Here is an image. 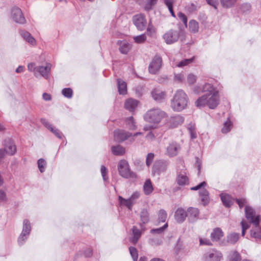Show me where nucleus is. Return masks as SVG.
<instances>
[{"mask_svg": "<svg viewBox=\"0 0 261 261\" xmlns=\"http://www.w3.org/2000/svg\"><path fill=\"white\" fill-rule=\"evenodd\" d=\"M201 92L204 94L195 101V106L199 108L207 106L211 109L216 108L220 101L219 91L212 84L206 83L202 86Z\"/></svg>", "mask_w": 261, "mask_h": 261, "instance_id": "1", "label": "nucleus"}, {"mask_svg": "<svg viewBox=\"0 0 261 261\" xmlns=\"http://www.w3.org/2000/svg\"><path fill=\"white\" fill-rule=\"evenodd\" d=\"M189 103L187 94L181 89L176 90L171 99V107L174 111L181 112L187 108Z\"/></svg>", "mask_w": 261, "mask_h": 261, "instance_id": "2", "label": "nucleus"}, {"mask_svg": "<svg viewBox=\"0 0 261 261\" xmlns=\"http://www.w3.org/2000/svg\"><path fill=\"white\" fill-rule=\"evenodd\" d=\"M51 64L46 63L45 66H36L35 63H30L28 65V69L29 71L33 72L36 77L39 75L45 79H48L50 74Z\"/></svg>", "mask_w": 261, "mask_h": 261, "instance_id": "3", "label": "nucleus"}, {"mask_svg": "<svg viewBox=\"0 0 261 261\" xmlns=\"http://www.w3.org/2000/svg\"><path fill=\"white\" fill-rule=\"evenodd\" d=\"M167 117V114L159 108L151 109L145 113L144 120L151 123L159 124L163 119Z\"/></svg>", "mask_w": 261, "mask_h": 261, "instance_id": "4", "label": "nucleus"}, {"mask_svg": "<svg viewBox=\"0 0 261 261\" xmlns=\"http://www.w3.org/2000/svg\"><path fill=\"white\" fill-rule=\"evenodd\" d=\"M118 170L119 174L123 177L128 178L136 177V174L130 171L128 162L124 160H121L118 163Z\"/></svg>", "mask_w": 261, "mask_h": 261, "instance_id": "5", "label": "nucleus"}, {"mask_svg": "<svg viewBox=\"0 0 261 261\" xmlns=\"http://www.w3.org/2000/svg\"><path fill=\"white\" fill-rule=\"evenodd\" d=\"M206 183L203 181L195 187L191 188V190H199V197L203 204L205 205L209 203L210 197L209 193L207 190L205 189H202V187H205Z\"/></svg>", "mask_w": 261, "mask_h": 261, "instance_id": "6", "label": "nucleus"}, {"mask_svg": "<svg viewBox=\"0 0 261 261\" xmlns=\"http://www.w3.org/2000/svg\"><path fill=\"white\" fill-rule=\"evenodd\" d=\"M31 230V225L30 221L24 219L23 221V227L22 232L18 238V243L19 245H22L27 240Z\"/></svg>", "mask_w": 261, "mask_h": 261, "instance_id": "7", "label": "nucleus"}, {"mask_svg": "<svg viewBox=\"0 0 261 261\" xmlns=\"http://www.w3.org/2000/svg\"><path fill=\"white\" fill-rule=\"evenodd\" d=\"M162 65V59L158 56H155L152 59L148 66L149 72L152 74L159 73Z\"/></svg>", "mask_w": 261, "mask_h": 261, "instance_id": "8", "label": "nucleus"}, {"mask_svg": "<svg viewBox=\"0 0 261 261\" xmlns=\"http://www.w3.org/2000/svg\"><path fill=\"white\" fill-rule=\"evenodd\" d=\"M142 134V133L138 132L135 133L133 135H132V134L125 130L118 129L114 131V139L116 141L121 142L124 141L132 136H133V137H136L138 135H141Z\"/></svg>", "mask_w": 261, "mask_h": 261, "instance_id": "9", "label": "nucleus"}, {"mask_svg": "<svg viewBox=\"0 0 261 261\" xmlns=\"http://www.w3.org/2000/svg\"><path fill=\"white\" fill-rule=\"evenodd\" d=\"M245 212L246 219L254 226L259 224L260 217L259 215H255L254 210L251 207L245 205Z\"/></svg>", "mask_w": 261, "mask_h": 261, "instance_id": "10", "label": "nucleus"}, {"mask_svg": "<svg viewBox=\"0 0 261 261\" xmlns=\"http://www.w3.org/2000/svg\"><path fill=\"white\" fill-rule=\"evenodd\" d=\"M180 33L179 31L170 30L164 34L163 37L167 44H171L178 41Z\"/></svg>", "mask_w": 261, "mask_h": 261, "instance_id": "11", "label": "nucleus"}, {"mask_svg": "<svg viewBox=\"0 0 261 261\" xmlns=\"http://www.w3.org/2000/svg\"><path fill=\"white\" fill-rule=\"evenodd\" d=\"M133 22L137 28L140 31H143L146 28L147 23L145 16L142 14L134 16Z\"/></svg>", "mask_w": 261, "mask_h": 261, "instance_id": "12", "label": "nucleus"}, {"mask_svg": "<svg viewBox=\"0 0 261 261\" xmlns=\"http://www.w3.org/2000/svg\"><path fill=\"white\" fill-rule=\"evenodd\" d=\"M11 17L16 23L23 24L25 22V19L22 11L18 7H14L12 9Z\"/></svg>", "mask_w": 261, "mask_h": 261, "instance_id": "13", "label": "nucleus"}, {"mask_svg": "<svg viewBox=\"0 0 261 261\" xmlns=\"http://www.w3.org/2000/svg\"><path fill=\"white\" fill-rule=\"evenodd\" d=\"M180 146L175 142H171L166 148V154L170 157L177 155L180 150Z\"/></svg>", "mask_w": 261, "mask_h": 261, "instance_id": "14", "label": "nucleus"}, {"mask_svg": "<svg viewBox=\"0 0 261 261\" xmlns=\"http://www.w3.org/2000/svg\"><path fill=\"white\" fill-rule=\"evenodd\" d=\"M222 257L221 252L217 250H212L206 253L204 255V261H220Z\"/></svg>", "mask_w": 261, "mask_h": 261, "instance_id": "15", "label": "nucleus"}, {"mask_svg": "<svg viewBox=\"0 0 261 261\" xmlns=\"http://www.w3.org/2000/svg\"><path fill=\"white\" fill-rule=\"evenodd\" d=\"M152 98L156 101L162 102L166 98V92L161 89L155 88L151 92Z\"/></svg>", "mask_w": 261, "mask_h": 261, "instance_id": "16", "label": "nucleus"}, {"mask_svg": "<svg viewBox=\"0 0 261 261\" xmlns=\"http://www.w3.org/2000/svg\"><path fill=\"white\" fill-rule=\"evenodd\" d=\"M5 150V154H8L10 155H14L16 152V147L13 141L11 139H7L5 141L4 148L3 149Z\"/></svg>", "mask_w": 261, "mask_h": 261, "instance_id": "17", "label": "nucleus"}, {"mask_svg": "<svg viewBox=\"0 0 261 261\" xmlns=\"http://www.w3.org/2000/svg\"><path fill=\"white\" fill-rule=\"evenodd\" d=\"M199 211L197 208L189 207L187 210V216L191 222H194L199 218Z\"/></svg>", "mask_w": 261, "mask_h": 261, "instance_id": "18", "label": "nucleus"}, {"mask_svg": "<svg viewBox=\"0 0 261 261\" xmlns=\"http://www.w3.org/2000/svg\"><path fill=\"white\" fill-rule=\"evenodd\" d=\"M187 217H188L187 212L182 208H178L175 213V219L178 223L183 222Z\"/></svg>", "mask_w": 261, "mask_h": 261, "instance_id": "19", "label": "nucleus"}, {"mask_svg": "<svg viewBox=\"0 0 261 261\" xmlns=\"http://www.w3.org/2000/svg\"><path fill=\"white\" fill-rule=\"evenodd\" d=\"M139 101L133 98L126 99L124 103V108L130 112L133 111L138 106Z\"/></svg>", "mask_w": 261, "mask_h": 261, "instance_id": "20", "label": "nucleus"}, {"mask_svg": "<svg viewBox=\"0 0 261 261\" xmlns=\"http://www.w3.org/2000/svg\"><path fill=\"white\" fill-rule=\"evenodd\" d=\"M223 236V232L220 228H215L211 234V238L213 241L217 242Z\"/></svg>", "mask_w": 261, "mask_h": 261, "instance_id": "21", "label": "nucleus"}, {"mask_svg": "<svg viewBox=\"0 0 261 261\" xmlns=\"http://www.w3.org/2000/svg\"><path fill=\"white\" fill-rule=\"evenodd\" d=\"M184 119L181 116L176 115L171 117L169 120V123L171 124V126L172 127H174L182 124L184 122Z\"/></svg>", "mask_w": 261, "mask_h": 261, "instance_id": "22", "label": "nucleus"}, {"mask_svg": "<svg viewBox=\"0 0 261 261\" xmlns=\"http://www.w3.org/2000/svg\"><path fill=\"white\" fill-rule=\"evenodd\" d=\"M117 44L119 45V50L123 54H126L130 49V45L125 40H119Z\"/></svg>", "mask_w": 261, "mask_h": 261, "instance_id": "23", "label": "nucleus"}, {"mask_svg": "<svg viewBox=\"0 0 261 261\" xmlns=\"http://www.w3.org/2000/svg\"><path fill=\"white\" fill-rule=\"evenodd\" d=\"M221 199L226 207L230 206L233 203L234 199L228 194L222 193L220 195Z\"/></svg>", "mask_w": 261, "mask_h": 261, "instance_id": "24", "label": "nucleus"}, {"mask_svg": "<svg viewBox=\"0 0 261 261\" xmlns=\"http://www.w3.org/2000/svg\"><path fill=\"white\" fill-rule=\"evenodd\" d=\"M118 201L120 206H125L128 210H132L133 203L129 198L125 199L121 196H118Z\"/></svg>", "mask_w": 261, "mask_h": 261, "instance_id": "25", "label": "nucleus"}, {"mask_svg": "<svg viewBox=\"0 0 261 261\" xmlns=\"http://www.w3.org/2000/svg\"><path fill=\"white\" fill-rule=\"evenodd\" d=\"M20 34L23 38L32 45H34L36 44V40L28 32L21 31Z\"/></svg>", "mask_w": 261, "mask_h": 261, "instance_id": "26", "label": "nucleus"}, {"mask_svg": "<svg viewBox=\"0 0 261 261\" xmlns=\"http://www.w3.org/2000/svg\"><path fill=\"white\" fill-rule=\"evenodd\" d=\"M111 150L113 154L115 155H122L125 152V148L119 145L112 146Z\"/></svg>", "mask_w": 261, "mask_h": 261, "instance_id": "27", "label": "nucleus"}, {"mask_svg": "<svg viewBox=\"0 0 261 261\" xmlns=\"http://www.w3.org/2000/svg\"><path fill=\"white\" fill-rule=\"evenodd\" d=\"M118 92L120 94H125L127 92L126 83L120 79L117 80Z\"/></svg>", "mask_w": 261, "mask_h": 261, "instance_id": "28", "label": "nucleus"}, {"mask_svg": "<svg viewBox=\"0 0 261 261\" xmlns=\"http://www.w3.org/2000/svg\"><path fill=\"white\" fill-rule=\"evenodd\" d=\"M189 31L193 34L197 33L199 31V23L195 20L192 19L189 22Z\"/></svg>", "mask_w": 261, "mask_h": 261, "instance_id": "29", "label": "nucleus"}, {"mask_svg": "<svg viewBox=\"0 0 261 261\" xmlns=\"http://www.w3.org/2000/svg\"><path fill=\"white\" fill-rule=\"evenodd\" d=\"M133 237L130 241L134 244L137 243L138 240L141 236V231L137 228L136 226H133L132 228Z\"/></svg>", "mask_w": 261, "mask_h": 261, "instance_id": "30", "label": "nucleus"}, {"mask_svg": "<svg viewBox=\"0 0 261 261\" xmlns=\"http://www.w3.org/2000/svg\"><path fill=\"white\" fill-rule=\"evenodd\" d=\"M254 228L251 230V236L256 240L261 239V227L259 224L254 226Z\"/></svg>", "mask_w": 261, "mask_h": 261, "instance_id": "31", "label": "nucleus"}, {"mask_svg": "<svg viewBox=\"0 0 261 261\" xmlns=\"http://www.w3.org/2000/svg\"><path fill=\"white\" fill-rule=\"evenodd\" d=\"M176 181L179 186H185L189 183V178L184 174L179 173L177 175Z\"/></svg>", "mask_w": 261, "mask_h": 261, "instance_id": "32", "label": "nucleus"}, {"mask_svg": "<svg viewBox=\"0 0 261 261\" xmlns=\"http://www.w3.org/2000/svg\"><path fill=\"white\" fill-rule=\"evenodd\" d=\"M153 188L150 179H147L143 185V191L145 195H149L153 191Z\"/></svg>", "mask_w": 261, "mask_h": 261, "instance_id": "33", "label": "nucleus"}, {"mask_svg": "<svg viewBox=\"0 0 261 261\" xmlns=\"http://www.w3.org/2000/svg\"><path fill=\"white\" fill-rule=\"evenodd\" d=\"M140 220L141 222L146 224L149 221V214L148 211L146 209H142L140 214Z\"/></svg>", "mask_w": 261, "mask_h": 261, "instance_id": "34", "label": "nucleus"}, {"mask_svg": "<svg viewBox=\"0 0 261 261\" xmlns=\"http://www.w3.org/2000/svg\"><path fill=\"white\" fill-rule=\"evenodd\" d=\"M194 57L190 59H184L179 62L175 63L172 64L173 67H183L185 66L188 65L193 62Z\"/></svg>", "mask_w": 261, "mask_h": 261, "instance_id": "35", "label": "nucleus"}, {"mask_svg": "<svg viewBox=\"0 0 261 261\" xmlns=\"http://www.w3.org/2000/svg\"><path fill=\"white\" fill-rule=\"evenodd\" d=\"M239 239V234L236 232H232L227 236V242L230 244H234Z\"/></svg>", "mask_w": 261, "mask_h": 261, "instance_id": "36", "label": "nucleus"}, {"mask_svg": "<svg viewBox=\"0 0 261 261\" xmlns=\"http://www.w3.org/2000/svg\"><path fill=\"white\" fill-rule=\"evenodd\" d=\"M168 226V223H165L162 227L158 228L151 229L150 232L153 234H162L167 229Z\"/></svg>", "mask_w": 261, "mask_h": 261, "instance_id": "37", "label": "nucleus"}, {"mask_svg": "<svg viewBox=\"0 0 261 261\" xmlns=\"http://www.w3.org/2000/svg\"><path fill=\"white\" fill-rule=\"evenodd\" d=\"M167 218V213L164 210H160L158 212V220L159 222H165Z\"/></svg>", "mask_w": 261, "mask_h": 261, "instance_id": "38", "label": "nucleus"}, {"mask_svg": "<svg viewBox=\"0 0 261 261\" xmlns=\"http://www.w3.org/2000/svg\"><path fill=\"white\" fill-rule=\"evenodd\" d=\"M229 257V261H240L241 259L240 254L235 251L230 253Z\"/></svg>", "mask_w": 261, "mask_h": 261, "instance_id": "39", "label": "nucleus"}, {"mask_svg": "<svg viewBox=\"0 0 261 261\" xmlns=\"http://www.w3.org/2000/svg\"><path fill=\"white\" fill-rule=\"evenodd\" d=\"M197 76L193 73H189L188 74L186 82L189 85H192L195 84L197 81Z\"/></svg>", "mask_w": 261, "mask_h": 261, "instance_id": "40", "label": "nucleus"}, {"mask_svg": "<svg viewBox=\"0 0 261 261\" xmlns=\"http://www.w3.org/2000/svg\"><path fill=\"white\" fill-rule=\"evenodd\" d=\"M237 0H220L221 4L223 7L229 8L234 5Z\"/></svg>", "mask_w": 261, "mask_h": 261, "instance_id": "41", "label": "nucleus"}, {"mask_svg": "<svg viewBox=\"0 0 261 261\" xmlns=\"http://www.w3.org/2000/svg\"><path fill=\"white\" fill-rule=\"evenodd\" d=\"M174 79L178 83H184L186 81L185 74L183 72L174 74Z\"/></svg>", "mask_w": 261, "mask_h": 261, "instance_id": "42", "label": "nucleus"}, {"mask_svg": "<svg viewBox=\"0 0 261 261\" xmlns=\"http://www.w3.org/2000/svg\"><path fill=\"white\" fill-rule=\"evenodd\" d=\"M232 125V124L229 120L227 121L224 124L223 127L221 130L222 132L223 133H227L230 130Z\"/></svg>", "mask_w": 261, "mask_h": 261, "instance_id": "43", "label": "nucleus"}, {"mask_svg": "<svg viewBox=\"0 0 261 261\" xmlns=\"http://www.w3.org/2000/svg\"><path fill=\"white\" fill-rule=\"evenodd\" d=\"M38 167L41 172H43L46 168V163L43 159H40L38 161Z\"/></svg>", "mask_w": 261, "mask_h": 261, "instance_id": "44", "label": "nucleus"}, {"mask_svg": "<svg viewBox=\"0 0 261 261\" xmlns=\"http://www.w3.org/2000/svg\"><path fill=\"white\" fill-rule=\"evenodd\" d=\"M129 250L133 261H137L138 255L136 248L134 247H130Z\"/></svg>", "mask_w": 261, "mask_h": 261, "instance_id": "45", "label": "nucleus"}, {"mask_svg": "<svg viewBox=\"0 0 261 261\" xmlns=\"http://www.w3.org/2000/svg\"><path fill=\"white\" fill-rule=\"evenodd\" d=\"M62 94L66 97L70 98L72 96V90L71 88H64L62 91Z\"/></svg>", "mask_w": 261, "mask_h": 261, "instance_id": "46", "label": "nucleus"}, {"mask_svg": "<svg viewBox=\"0 0 261 261\" xmlns=\"http://www.w3.org/2000/svg\"><path fill=\"white\" fill-rule=\"evenodd\" d=\"M126 124L130 129H135L136 128L135 122L132 117L127 118L126 120Z\"/></svg>", "mask_w": 261, "mask_h": 261, "instance_id": "47", "label": "nucleus"}, {"mask_svg": "<svg viewBox=\"0 0 261 261\" xmlns=\"http://www.w3.org/2000/svg\"><path fill=\"white\" fill-rule=\"evenodd\" d=\"M162 240L158 238H153L150 239L149 240V244L152 246H159L162 244Z\"/></svg>", "mask_w": 261, "mask_h": 261, "instance_id": "48", "label": "nucleus"}, {"mask_svg": "<svg viewBox=\"0 0 261 261\" xmlns=\"http://www.w3.org/2000/svg\"><path fill=\"white\" fill-rule=\"evenodd\" d=\"M140 193L138 191L134 192L130 197L129 198L130 200V201L133 203V205H134L137 201V200L140 197Z\"/></svg>", "mask_w": 261, "mask_h": 261, "instance_id": "49", "label": "nucleus"}, {"mask_svg": "<svg viewBox=\"0 0 261 261\" xmlns=\"http://www.w3.org/2000/svg\"><path fill=\"white\" fill-rule=\"evenodd\" d=\"M135 41L138 43H141L144 42L146 39L145 34H142L134 37Z\"/></svg>", "mask_w": 261, "mask_h": 261, "instance_id": "50", "label": "nucleus"}, {"mask_svg": "<svg viewBox=\"0 0 261 261\" xmlns=\"http://www.w3.org/2000/svg\"><path fill=\"white\" fill-rule=\"evenodd\" d=\"M49 130L51 132L57 137L60 139L62 138L63 134L58 129L52 126Z\"/></svg>", "mask_w": 261, "mask_h": 261, "instance_id": "51", "label": "nucleus"}, {"mask_svg": "<svg viewBox=\"0 0 261 261\" xmlns=\"http://www.w3.org/2000/svg\"><path fill=\"white\" fill-rule=\"evenodd\" d=\"M179 20H181L184 24L186 27H187V16L182 12H179L177 14Z\"/></svg>", "mask_w": 261, "mask_h": 261, "instance_id": "52", "label": "nucleus"}, {"mask_svg": "<svg viewBox=\"0 0 261 261\" xmlns=\"http://www.w3.org/2000/svg\"><path fill=\"white\" fill-rule=\"evenodd\" d=\"M154 157V155L153 153H149L146 159V163L147 166H149L152 163L153 159Z\"/></svg>", "mask_w": 261, "mask_h": 261, "instance_id": "53", "label": "nucleus"}, {"mask_svg": "<svg viewBox=\"0 0 261 261\" xmlns=\"http://www.w3.org/2000/svg\"><path fill=\"white\" fill-rule=\"evenodd\" d=\"M241 224L242 228V234L243 236H244L245 234V230L249 228L250 225L247 222H246L244 220H242L241 221Z\"/></svg>", "mask_w": 261, "mask_h": 261, "instance_id": "54", "label": "nucleus"}, {"mask_svg": "<svg viewBox=\"0 0 261 261\" xmlns=\"http://www.w3.org/2000/svg\"><path fill=\"white\" fill-rule=\"evenodd\" d=\"M199 242L200 245L211 246L212 245L211 241L207 238H199Z\"/></svg>", "mask_w": 261, "mask_h": 261, "instance_id": "55", "label": "nucleus"}, {"mask_svg": "<svg viewBox=\"0 0 261 261\" xmlns=\"http://www.w3.org/2000/svg\"><path fill=\"white\" fill-rule=\"evenodd\" d=\"M100 170H101V175L102 176L103 180L104 181L107 180L108 179V177L107 176V171L106 168L103 165H102L101 166Z\"/></svg>", "mask_w": 261, "mask_h": 261, "instance_id": "56", "label": "nucleus"}, {"mask_svg": "<svg viewBox=\"0 0 261 261\" xmlns=\"http://www.w3.org/2000/svg\"><path fill=\"white\" fill-rule=\"evenodd\" d=\"M147 33L150 36H152L155 33V29L152 25L149 24L147 29Z\"/></svg>", "mask_w": 261, "mask_h": 261, "instance_id": "57", "label": "nucleus"}, {"mask_svg": "<svg viewBox=\"0 0 261 261\" xmlns=\"http://www.w3.org/2000/svg\"><path fill=\"white\" fill-rule=\"evenodd\" d=\"M188 130L190 133L191 137L192 139H195L197 137L196 133L194 126H191L188 127Z\"/></svg>", "mask_w": 261, "mask_h": 261, "instance_id": "58", "label": "nucleus"}, {"mask_svg": "<svg viewBox=\"0 0 261 261\" xmlns=\"http://www.w3.org/2000/svg\"><path fill=\"white\" fill-rule=\"evenodd\" d=\"M206 1L208 5L213 7L215 9H217L219 4L218 0H206Z\"/></svg>", "mask_w": 261, "mask_h": 261, "instance_id": "59", "label": "nucleus"}, {"mask_svg": "<svg viewBox=\"0 0 261 261\" xmlns=\"http://www.w3.org/2000/svg\"><path fill=\"white\" fill-rule=\"evenodd\" d=\"M7 200L6 193L2 190H0V202H6Z\"/></svg>", "mask_w": 261, "mask_h": 261, "instance_id": "60", "label": "nucleus"}, {"mask_svg": "<svg viewBox=\"0 0 261 261\" xmlns=\"http://www.w3.org/2000/svg\"><path fill=\"white\" fill-rule=\"evenodd\" d=\"M236 201L237 203L238 204L239 207L240 208H242L247 203V201L246 199H236Z\"/></svg>", "mask_w": 261, "mask_h": 261, "instance_id": "61", "label": "nucleus"}, {"mask_svg": "<svg viewBox=\"0 0 261 261\" xmlns=\"http://www.w3.org/2000/svg\"><path fill=\"white\" fill-rule=\"evenodd\" d=\"M156 2L157 0H147V4L145 9H150L152 6L156 4Z\"/></svg>", "mask_w": 261, "mask_h": 261, "instance_id": "62", "label": "nucleus"}, {"mask_svg": "<svg viewBox=\"0 0 261 261\" xmlns=\"http://www.w3.org/2000/svg\"><path fill=\"white\" fill-rule=\"evenodd\" d=\"M41 122L44 126H45L48 129L50 128L53 126L45 119H41Z\"/></svg>", "mask_w": 261, "mask_h": 261, "instance_id": "63", "label": "nucleus"}, {"mask_svg": "<svg viewBox=\"0 0 261 261\" xmlns=\"http://www.w3.org/2000/svg\"><path fill=\"white\" fill-rule=\"evenodd\" d=\"M42 97L43 99L45 101H49L51 99V95L46 93H44L42 95Z\"/></svg>", "mask_w": 261, "mask_h": 261, "instance_id": "64", "label": "nucleus"}]
</instances>
